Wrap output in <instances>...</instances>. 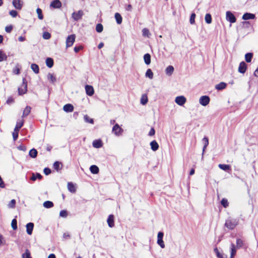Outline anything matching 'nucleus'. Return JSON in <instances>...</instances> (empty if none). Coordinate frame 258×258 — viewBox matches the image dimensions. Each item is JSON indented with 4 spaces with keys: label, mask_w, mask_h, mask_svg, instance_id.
<instances>
[{
    "label": "nucleus",
    "mask_w": 258,
    "mask_h": 258,
    "mask_svg": "<svg viewBox=\"0 0 258 258\" xmlns=\"http://www.w3.org/2000/svg\"><path fill=\"white\" fill-rule=\"evenodd\" d=\"M123 130L119 126V125L116 123L112 127V132L116 136H120L122 135Z\"/></svg>",
    "instance_id": "3"
},
{
    "label": "nucleus",
    "mask_w": 258,
    "mask_h": 258,
    "mask_svg": "<svg viewBox=\"0 0 258 258\" xmlns=\"http://www.w3.org/2000/svg\"><path fill=\"white\" fill-rule=\"evenodd\" d=\"M83 49V46L82 45H79L78 46H75L74 47V51L75 52L77 53L80 50H82Z\"/></svg>",
    "instance_id": "59"
},
{
    "label": "nucleus",
    "mask_w": 258,
    "mask_h": 258,
    "mask_svg": "<svg viewBox=\"0 0 258 258\" xmlns=\"http://www.w3.org/2000/svg\"><path fill=\"white\" fill-rule=\"evenodd\" d=\"M36 12L38 14V18L40 20H42L43 19V16L42 14V12L41 9L38 8L36 10Z\"/></svg>",
    "instance_id": "44"
},
{
    "label": "nucleus",
    "mask_w": 258,
    "mask_h": 258,
    "mask_svg": "<svg viewBox=\"0 0 258 258\" xmlns=\"http://www.w3.org/2000/svg\"><path fill=\"white\" fill-rule=\"evenodd\" d=\"M24 121L22 120H18L14 130L19 131L20 129L23 125Z\"/></svg>",
    "instance_id": "28"
},
{
    "label": "nucleus",
    "mask_w": 258,
    "mask_h": 258,
    "mask_svg": "<svg viewBox=\"0 0 258 258\" xmlns=\"http://www.w3.org/2000/svg\"><path fill=\"white\" fill-rule=\"evenodd\" d=\"M255 18V16L253 14L249 13H245L242 16V19L244 20H248L250 19H254Z\"/></svg>",
    "instance_id": "13"
},
{
    "label": "nucleus",
    "mask_w": 258,
    "mask_h": 258,
    "mask_svg": "<svg viewBox=\"0 0 258 258\" xmlns=\"http://www.w3.org/2000/svg\"><path fill=\"white\" fill-rule=\"evenodd\" d=\"M221 204L224 208H227L229 203L226 199L223 198L221 201Z\"/></svg>",
    "instance_id": "49"
},
{
    "label": "nucleus",
    "mask_w": 258,
    "mask_h": 258,
    "mask_svg": "<svg viewBox=\"0 0 258 258\" xmlns=\"http://www.w3.org/2000/svg\"><path fill=\"white\" fill-rule=\"evenodd\" d=\"M43 206L45 208H50L53 207V203L51 201H47L43 203Z\"/></svg>",
    "instance_id": "34"
},
{
    "label": "nucleus",
    "mask_w": 258,
    "mask_h": 258,
    "mask_svg": "<svg viewBox=\"0 0 258 258\" xmlns=\"http://www.w3.org/2000/svg\"><path fill=\"white\" fill-rule=\"evenodd\" d=\"M164 234L162 232H159L158 233L157 239H163Z\"/></svg>",
    "instance_id": "64"
},
{
    "label": "nucleus",
    "mask_w": 258,
    "mask_h": 258,
    "mask_svg": "<svg viewBox=\"0 0 258 258\" xmlns=\"http://www.w3.org/2000/svg\"><path fill=\"white\" fill-rule=\"evenodd\" d=\"M226 20L231 23H234L236 22V19L234 15L230 11H227L226 13Z\"/></svg>",
    "instance_id": "5"
},
{
    "label": "nucleus",
    "mask_w": 258,
    "mask_h": 258,
    "mask_svg": "<svg viewBox=\"0 0 258 258\" xmlns=\"http://www.w3.org/2000/svg\"><path fill=\"white\" fill-rule=\"evenodd\" d=\"M19 131L14 130L13 133V137L14 141H16L18 138Z\"/></svg>",
    "instance_id": "53"
},
{
    "label": "nucleus",
    "mask_w": 258,
    "mask_h": 258,
    "mask_svg": "<svg viewBox=\"0 0 258 258\" xmlns=\"http://www.w3.org/2000/svg\"><path fill=\"white\" fill-rule=\"evenodd\" d=\"M115 19L116 20V23L118 24H120L122 23V18L121 16L118 13H116L115 14Z\"/></svg>",
    "instance_id": "30"
},
{
    "label": "nucleus",
    "mask_w": 258,
    "mask_h": 258,
    "mask_svg": "<svg viewBox=\"0 0 258 258\" xmlns=\"http://www.w3.org/2000/svg\"><path fill=\"white\" fill-rule=\"evenodd\" d=\"M148 100L147 96L146 95H143L141 98L140 102L142 104L145 105L147 103Z\"/></svg>",
    "instance_id": "39"
},
{
    "label": "nucleus",
    "mask_w": 258,
    "mask_h": 258,
    "mask_svg": "<svg viewBox=\"0 0 258 258\" xmlns=\"http://www.w3.org/2000/svg\"><path fill=\"white\" fill-rule=\"evenodd\" d=\"M253 57V54L251 52H248L245 55V59L247 62H250Z\"/></svg>",
    "instance_id": "32"
},
{
    "label": "nucleus",
    "mask_w": 258,
    "mask_h": 258,
    "mask_svg": "<svg viewBox=\"0 0 258 258\" xmlns=\"http://www.w3.org/2000/svg\"><path fill=\"white\" fill-rule=\"evenodd\" d=\"M203 142L204 144V147H203V154L204 152H205V150L206 148H207V147L209 145V140H208V138L207 137H205L203 139Z\"/></svg>",
    "instance_id": "36"
},
{
    "label": "nucleus",
    "mask_w": 258,
    "mask_h": 258,
    "mask_svg": "<svg viewBox=\"0 0 258 258\" xmlns=\"http://www.w3.org/2000/svg\"><path fill=\"white\" fill-rule=\"evenodd\" d=\"M63 109L66 112H71L74 110V106L71 104H67L63 106Z\"/></svg>",
    "instance_id": "15"
},
{
    "label": "nucleus",
    "mask_w": 258,
    "mask_h": 258,
    "mask_svg": "<svg viewBox=\"0 0 258 258\" xmlns=\"http://www.w3.org/2000/svg\"><path fill=\"white\" fill-rule=\"evenodd\" d=\"M93 146L96 148H99L103 145L101 140H96L93 142Z\"/></svg>",
    "instance_id": "17"
},
{
    "label": "nucleus",
    "mask_w": 258,
    "mask_h": 258,
    "mask_svg": "<svg viewBox=\"0 0 258 258\" xmlns=\"http://www.w3.org/2000/svg\"><path fill=\"white\" fill-rule=\"evenodd\" d=\"M37 153V151L33 148L30 150L29 154L31 157L34 158L36 157Z\"/></svg>",
    "instance_id": "35"
},
{
    "label": "nucleus",
    "mask_w": 258,
    "mask_h": 258,
    "mask_svg": "<svg viewBox=\"0 0 258 258\" xmlns=\"http://www.w3.org/2000/svg\"><path fill=\"white\" fill-rule=\"evenodd\" d=\"M195 18H196V14L195 13H192L190 17V23L191 24H194L195 23Z\"/></svg>",
    "instance_id": "51"
},
{
    "label": "nucleus",
    "mask_w": 258,
    "mask_h": 258,
    "mask_svg": "<svg viewBox=\"0 0 258 258\" xmlns=\"http://www.w3.org/2000/svg\"><path fill=\"white\" fill-rule=\"evenodd\" d=\"M15 205H16V201H15V200L13 199L11 201V202L9 204L8 206H9V208H13L15 207Z\"/></svg>",
    "instance_id": "54"
},
{
    "label": "nucleus",
    "mask_w": 258,
    "mask_h": 258,
    "mask_svg": "<svg viewBox=\"0 0 258 258\" xmlns=\"http://www.w3.org/2000/svg\"><path fill=\"white\" fill-rule=\"evenodd\" d=\"M13 29V27L11 25L6 26L5 28V30L8 33H10Z\"/></svg>",
    "instance_id": "60"
},
{
    "label": "nucleus",
    "mask_w": 258,
    "mask_h": 258,
    "mask_svg": "<svg viewBox=\"0 0 258 258\" xmlns=\"http://www.w3.org/2000/svg\"><path fill=\"white\" fill-rule=\"evenodd\" d=\"M150 146L151 149L153 151H157L159 148V145L155 140H154L150 143Z\"/></svg>",
    "instance_id": "18"
},
{
    "label": "nucleus",
    "mask_w": 258,
    "mask_h": 258,
    "mask_svg": "<svg viewBox=\"0 0 258 258\" xmlns=\"http://www.w3.org/2000/svg\"><path fill=\"white\" fill-rule=\"evenodd\" d=\"M218 167L222 170H223L225 171H227L231 169V167L228 164H220L218 165Z\"/></svg>",
    "instance_id": "27"
},
{
    "label": "nucleus",
    "mask_w": 258,
    "mask_h": 258,
    "mask_svg": "<svg viewBox=\"0 0 258 258\" xmlns=\"http://www.w3.org/2000/svg\"><path fill=\"white\" fill-rule=\"evenodd\" d=\"M186 99L183 96H177L175 98V102L180 106H182L186 102Z\"/></svg>",
    "instance_id": "6"
},
{
    "label": "nucleus",
    "mask_w": 258,
    "mask_h": 258,
    "mask_svg": "<svg viewBox=\"0 0 258 258\" xmlns=\"http://www.w3.org/2000/svg\"><path fill=\"white\" fill-rule=\"evenodd\" d=\"M238 224V219L229 217L226 220L224 226L228 229L232 230Z\"/></svg>",
    "instance_id": "1"
},
{
    "label": "nucleus",
    "mask_w": 258,
    "mask_h": 258,
    "mask_svg": "<svg viewBox=\"0 0 258 258\" xmlns=\"http://www.w3.org/2000/svg\"><path fill=\"white\" fill-rule=\"evenodd\" d=\"M227 84L224 82H221L215 86V88L218 90H221L226 88Z\"/></svg>",
    "instance_id": "26"
},
{
    "label": "nucleus",
    "mask_w": 258,
    "mask_h": 258,
    "mask_svg": "<svg viewBox=\"0 0 258 258\" xmlns=\"http://www.w3.org/2000/svg\"><path fill=\"white\" fill-rule=\"evenodd\" d=\"M68 190L72 193H75L76 191V188L72 182L68 183Z\"/></svg>",
    "instance_id": "21"
},
{
    "label": "nucleus",
    "mask_w": 258,
    "mask_h": 258,
    "mask_svg": "<svg viewBox=\"0 0 258 258\" xmlns=\"http://www.w3.org/2000/svg\"><path fill=\"white\" fill-rule=\"evenodd\" d=\"M145 76L146 77L149 78L150 79H152L153 78V73L152 70L150 69H149L147 70L146 73L145 74Z\"/></svg>",
    "instance_id": "38"
},
{
    "label": "nucleus",
    "mask_w": 258,
    "mask_h": 258,
    "mask_svg": "<svg viewBox=\"0 0 258 258\" xmlns=\"http://www.w3.org/2000/svg\"><path fill=\"white\" fill-rule=\"evenodd\" d=\"M61 5V3L59 0H53L50 4V7L54 9H59Z\"/></svg>",
    "instance_id": "10"
},
{
    "label": "nucleus",
    "mask_w": 258,
    "mask_h": 258,
    "mask_svg": "<svg viewBox=\"0 0 258 258\" xmlns=\"http://www.w3.org/2000/svg\"><path fill=\"white\" fill-rule=\"evenodd\" d=\"M43 172L45 175H48L50 174L51 170L50 168L46 167L44 169Z\"/></svg>",
    "instance_id": "58"
},
{
    "label": "nucleus",
    "mask_w": 258,
    "mask_h": 258,
    "mask_svg": "<svg viewBox=\"0 0 258 258\" xmlns=\"http://www.w3.org/2000/svg\"><path fill=\"white\" fill-rule=\"evenodd\" d=\"M90 170L93 174H97L99 171V168L95 165H93L90 166Z\"/></svg>",
    "instance_id": "25"
},
{
    "label": "nucleus",
    "mask_w": 258,
    "mask_h": 258,
    "mask_svg": "<svg viewBox=\"0 0 258 258\" xmlns=\"http://www.w3.org/2000/svg\"><path fill=\"white\" fill-rule=\"evenodd\" d=\"M47 79L52 83H54L56 81V78L53 74L48 73L47 75Z\"/></svg>",
    "instance_id": "37"
},
{
    "label": "nucleus",
    "mask_w": 258,
    "mask_h": 258,
    "mask_svg": "<svg viewBox=\"0 0 258 258\" xmlns=\"http://www.w3.org/2000/svg\"><path fill=\"white\" fill-rule=\"evenodd\" d=\"M84 119L85 122H89L91 124L94 123V120L92 118H90L87 115H85L84 116Z\"/></svg>",
    "instance_id": "46"
},
{
    "label": "nucleus",
    "mask_w": 258,
    "mask_h": 258,
    "mask_svg": "<svg viewBox=\"0 0 258 258\" xmlns=\"http://www.w3.org/2000/svg\"><path fill=\"white\" fill-rule=\"evenodd\" d=\"M11 226L13 230H16L17 229V221L16 219L12 220Z\"/></svg>",
    "instance_id": "48"
},
{
    "label": "nucleus",
    "mask_w": 258,
    "mask_h": 258,
    "mask_svg": "<svg viewBox=\"0 0 258 258\" xmlns=\"http://www.w3.org/2000/svg\"><path fill=\"white\" fill-rule=\"evenodd\" d=\"M155 134V131L153 127H152L148 135L149 136H152L154 135Z\"/></svg>",
    "instance_id": "63"
},
{
    "label": "nucleus",
    "mask_w": 258,
    "mask_h": 258,
    "mask_svg": "<svg viewBox=\"0 0 258 258\" xmlns=\"http://www.w3.org/2000/svg\"><path fill=\"white\" fill-rule=\"evenodd\" d=\"M45 62H46V66L49 68H51L53 67L54 62H53V60L52 58H51L50 57H48L46 58Z\"/></svg>",
    "instance_id": "29"
},
{
    "label": "nucleus",
    "mask_w": 258,
    "mask_h": 258,
    "mask_svg": "<svg viewBox=\"0 0 258 258\" xmlns=\"http://www.w3.org/2000/svg\"><path fill=\"white\" fill-rule=\"evenodd\" d=\"M68 216V212L66 210H61L59 213V216L66 218Z\"/></svg>",
    "instance_id": "52"
},
{
    "label": "nucleus",
    "mask_w": 258,
    "mask_h": 258,
    "mask_svg": "<svg viewBox=\"0 0 258 258\" xmlns=\"http://www.w3.org/2000/svg\"><path fill=\"white\" fill-rule=\"evenodd\" d=\"M75 35L72 34L71 35H69L67 38L66 40V47H69L73 45L74 44L75 41Z\"/></svg>",
    "instance_id": "4"
},
{
    "label": "nucleus",
    "mask_w": 258,
    "mask_h": 258,
    "mask_svg": "<svg viewBox=\"0 0 258 258\" xmlns=\"http://www.w3.org/2000/svg\"><path fill=\"white\" fill-rule=\"evenodd\" d=\"M243 244V241L241 239H240V238L237 239L236 246H235L237 248H238V249L240 248L241 247H242Z\"/></svg>",
    "instance_id": "40"
},
{
    "label": "nucleus",
    "mask_w": 258,
    "mask_h": 258,
    "mask_svg": "<svg viewBox=\"0 0 258 258\" xmlns=\"http://www.w3.org/2000/svg\"><path fill=\"white\" fill-rule=\"evenodd\" d=\"M26 227L27 234L31 235L34 228V224L32 222L28 223L27 224Z\"/></svg>",
    "instance_id": "14"
},
{
    "label": "nucleus",
    "mask_w": 258,
    "mask_h": 258,
    "mask_svg": "<svg viewBox=\"0 0 258 258\" xmlns=\"http://www.w3.org/2000/svg\"><path fill=\"white\" fill-rule=\"evenodd\" d=\"M83 15V12L79 10L78 12H74L72 14V18L76 21L81 19Z\"/></svg>",
    "instance_id": "9"
},
{
    "label": "nucleus",
    "mask_w": 258,
    "mask_h": 258,
    "mask_svg": "<svg viewBox=\"0 0 258 258\" xmlns=\"http://www.w3.org/2000/svg\"><path fill=\"white\" fill-rule=\"evenodd\" d=\"M27 91V82L25 78L23 79V84L22 86L18 88V93L20 95H22L26 93Z\"/></svg>",
    "instance_id": "2"
},
{
    "label": "nucleus",
    "mask_w": 258,
    "mask_h": 258,
    "mask_svg": "<svg viewBox=\"0 0 258 258\" xmlns=\"http://www.w3.org/2000/svg\"><path fill=\"white\" fill-rule=\"evenodd\" d=\"M103 30V27L101 24L99 23L96 25V30L97 32L101 33L102 32Z\"/></svg>",
    "instance_id": "43"
},
{
    "label": "nucleus",
    "mask_w": 258,
    "mask_h": 258,
    "mask_svg": "<svg viewBox=\"0 0 258 258\" xmlns=\"http://www.w3.org/2000/svg\"><path fill=\"white\" fill-rule=\"evenodd\" d=\"M242 26L244 28H249L250 27V24L248 21H244L242 22Z\"/></svg>",
    "instance_id": "57"
},
{
    "label": "nucleus",
    "mask_w": 258,
    "mask_h": 258,
    "mask_svg": "<svg viewBox=\"0 0 258 258\" xmlns=\"http://www.w3.org/2000/svg\"><path fill=\"white\" fill-rule=\"evenodd\" d=\"M247 69V64L244 61L240 63L238 67V72L240 73L244 74Z\"/></svg>",
    "instance_id": "11"
},
{
    "label": "nucleus",
    "mask_w": 258,
    "mask_h": 258,
    "mask_svg": "<svg viewBox=\"0 0 258 258\" xmlns=\"http://www.w3.org/2000/svg\"><path fill=\"white\" fill-rule=\"evenodd\" d=\"M61 163L58 161H55L53 164V168L57 171L60 169Z\"/></svg>",
    "instance_id": "47"
},
{
    "label": "nucleus",
    "mask_w": 258,
    "mask_h": 258,
    "mask_svg": "<svg viewBox=\"0 0 258 258\" xmlns=\"http://www.w3.org/2000/svg\"><path fill=\"white\" fill-rule=\"evenodd\" d=\"M7 58V55L3 51L0 50V62L6 60Z\"/></svg>",
    "instance_id": "41"
},
{
    "label": "nucleus",
    "mask_w": 258,
    "mask_h": 258,
    "mask_svg": "<svg viewBox=\"0 0 258 258\" xmlns=\"http://www.w3.org/2000/svg\"><path fill=\"white\" fill-rule=\"evenodd\" d=\"M142 32H143V35L144 36H148V34L149 33V31L148 29H147V28L143 29L142 30Z\"/></svg>",
    "instance_id": "61"
},
{
    "label": "nucleus",
    "mask_w": 258,
    "mask_h": 258,
    "mask_svg": "<svg viewBox=\"0 0 258 258\" xmlns=\"http://www.w3.org/2000/svg\"><path fill=\"white\" fill-rule=\"evenodd\" d=\"M31 107L29 106H27L23 111L22 117H25L28 116L31 112Z\"/></svg>",
    "instance_id": "22"
},
{
    "label": "nucleus",
    "mask_w": 258,
    "mask_h": 258,
    "mask_svg": "<svg viewBox=\"0 0 258 258\" xmlns=\"http://www.w3.org/2000/svg\"><path fill=\"white\" fill-rule=\"evenodd\" d=\"M205 21L207 24H211L212 23V17L211 14H207L205 16Z\"/></svg>",
    "instance_id": "42"
},
{
    "label": "nucleus",
    "mask_w": 258,
    "mask_h": 258,
    "mask_svg": "<svg viewBox=\"0 0 258 258\" xmlns=\"http://www.w3.org/2000/svg\"><path fill=\"white\" fill-rule=\"evenodd\" d=\"M14 102V99L11 96L9 97L7 100V103L8 104L13 103Z\"/></svg>",
    "instance_id": "62"
},
{
    "label": "nucleus",
    "mask_w": 258,
    "mask_h": 258,
    "mask_svg": "<svg viewBox=\"0 0 258 258\" xmlns=\"http://www.w3.org/2000/svg\"><path fill=\"white\" fill-rule=\"evenodd\" d=\"M12 4L16 9L20 10L22 8L23 2L21 0H13Z\"/></svg>",
    "instance_id": "8"
},
{
    "label": "nucleus",
    "mask_w": 258,
    "mask_h": 258,
    "mask_svg": "<svg viewBox=\"0 0 258 258\" xmlns=\"http://www.w3.org/2000/svg\"><path fill=\"white\" fill-rule=\"evenodd\" d=\"M108 225L109 227L112 228L114 227V216L113 215H109L107 220Z\"/></svg>",
    "instance_id": "16"
},
{
    "label": "nucleus",
    "mask_w": 258,
    "mask_h": 258,
    "mask_svg": "<svg viewBox=\"0 0 258 258\" xmlns=\"http://www.w3.org/2000/svg\"><path fill=\"white\" fill-rule=\"evenodd\" d=\"M144 60L145 63L147 65H149L151 63V55L149 53H146L144 55Z\"/></svg>",
    "instance_id": "23"
},
{
    "label": "nucleus",
    "mask_w": 258,
    "mask_h": 258,
    "mask_svg": "<svg viewBox=\"0 0 258 258\" xmlns=\"http://www.w3.org/2000/svg\"><path fill=\"white\" fill-rule=\"evenodd\" d=\"M214 251L216 254V256L218 258H227V255L221 253L218 250L217 247H215L214 249Z\"/></svg>",
    "instance_id": "24"
},
{
    "label": "nucleus",
    "mask_w": 258,
    "mask_h": 258,
    "mask_svg": "<svg viewBox=\"0 0 258 258\" xmlns=\"http://www.w3.org/2000/svg\"><path fill=\"white\" fill-rule=\"evenodd\" d=\"M236 247L234 244H231V254L230 258H234L236 253Z\"/></svg>",
    "instance_id": "19"
},
{
    "label": "nucleus",
    "mask_w": 258,
    "mask_h": 258,
    "mask_svg": "<svg viewBox=\"0 0 258 258\" xmlns=\"http://www.w3.org/2000/svg\"><path fill=\"white\" fill-rule=\"evenodd\" d=\"M23 258H32L30 252L28 249H26L25 252L22 254Z\"/></svg>",
    "instance_id": "45"
},
{
    "label": "nucleus",
    "mask_w": 258,
    "mask_h": 258,
    "mask_svg": "<svg viewBox=\"0 0 258 258\" xmlns=\"http://www.w3.org/2000/svg\"><path fill=\"white\" fill-rule=\"evenodd\" d=\"M9 14L13 18L16 17L18 15V13L16 10L10 11Z\"/></svg>",
    "instance_id": "56"
},
{
    "label": "nucleus",
    "mask_w": 258,
    "mask_h": 258,
    "mask_svg": "<svg viewBox=\"0 0 258 258\" xmlns=\"http://www.w3.org/2000/svg\"><path fill=\"white\" fill-rule=\"evenodd\" d=\"M42 178V176L40 173H37L36 174L35 173H33L30 179L32 181H35L37 178L41 179Z\"/></svg>",
    "instance_id": "33"
},
{
    "label": "nucleus",
    "mask_w": 258,
    "mask_h": 258,
    "mask_svg": "<svg viewBox=\"0 0 258 258\" xmlns=\"http://www.w3.org/2000/svg\"><path fill=\"white\" fill-rule=\"evenodd\" d=\"M157 243L161 246V248H163L165 247V244L163 239H157Z\"/></svg>",
    "instance_id": "55"
},
{
    "label": "nucleus",
    "mask_w": 258,
    "mask_h": 258,
    "mask_svg": "<svg viewBox=\"0 0 258 258\" xmlns=\"http://www.w3.org/2000/svg\"><path fill=\"white\" fill-rule=\"evenodd\" d=\"M210 98L208 96H202L199 100L200 103L203 106L207 105L210 102Z\"/></svg>",
    "instance_id": "7"
},
{
    "label": "nucleus",
    "mask_w": 258,
    "mask_h": 258,
    "mask_svg": "<svg viewBox=\"0 0 258 258\" xmlns=\"http://www.w3.org/2000/svg\"><path fill=\"white\" fill-rule=\"evenodd\" d=\"M85 91L86 94L90 96H92L94 93L93 87L90 85H86L85 86Z\"/></svg>",
    "instance_id": "12"
},
{
    "label": "nucleus",
    "mask_w": 258,
    "mask_h": 258,
    "mask_svg": "<svg viewBox=\"0 0 258 258\" xmlns=\"http://www.w3.org/2000/svg\"><path fill=\"white\" fill-rule=\"evenodd\" d=\"M42 37L43 39L48 40L50 38L51 34L48 32H45L43 33Z\"/></svg>",
    "instance_id": "50"
},
{
    "label": "nucleus",
    "mask_w": 258,
    "mask_h": 258,
    "mask_svg": "<svg viewBox=\"0 0 258 258\" xmlns=\"http://www.w3.org/2000/svg\"><path fill=\"white\" fill-rule=\"evenodd\" d=\"M31 69L35 74H38L39 72V66L36 63L31 64Z\"/></svg>",
    "instance_id": "31"
},
{
    "label": "nucleus",
    "mask_w": 258,
    "mask_h": 258,
    "mask_svg": "<svg viewBox=\"0 0 258 258\" xmlns=\"http://www.w3.org/2000/svg\"><path fill=\"white\" fill-rule=\"evenodd\" d=\"M174 71V68L172 66H168L165 69V73L168 76H171Z\"/></svg>",
    "instance_id": "20"
}]
</instances>
